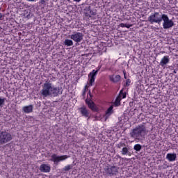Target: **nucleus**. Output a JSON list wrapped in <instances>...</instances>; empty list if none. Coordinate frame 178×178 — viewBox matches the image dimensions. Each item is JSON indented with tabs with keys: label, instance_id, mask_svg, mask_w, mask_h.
Returning <instances> with one entry per match:
<instances>
[{
	"label": "nucleus",
	"instance_id": "1",
	"mask_svg": "<svg viewBox=\"0 0 178 178\" xmlns=\"http://www.w3.org/2000/svg\"><path fill=\"white\" fill-rule=\"evenodd\" d=\"M42 89L40 90V94L42 97H58L60 92L59 87L55 86L49 80L46 81L42 86Z\"/></svg>",
	"mask_w": 178,
	"mask_h": 178
},
{
	"label": "nucleus",
	"instance_id": "2",
	"mask_svg": "<svg viewBox=\"0 0 178 178\" xmlns=\"http://www.w3.org/2000/svg\"><path fill=\"white\" fill-rule=\"evenodd\" d=\"M130 135L131 137L135 138V140H144V138H145V127L143 126L137 127L133 129Z\"/></svg>",
	"mask_w": 178,
	"mask_h": 178
},
{
	"label": "nucleus",
	"instance_id": "3",
	"mask_svg": "<svg viewBox=\"0 0 178 178\" xmlns=\"http://www.w3.org/2000/svg\"><path fill=\"white\" fill-rule=\"evenodd\" d=\"M12 141V135L6 131H0V145L6 144Z\"/></svg>",
	"mask_w": 178,
	"mask_h": 178
},
{
	"label": "nucleus",
	"instance_id": "4",
	"mask_svg": "<svg viewBox=\"0 0 178 178\" xmlns=\"http://www.w3.org/2000/svg\"><path fill=\"white\" fill-rule=\"evenodd\" d=\"M162 20H163V27L165 30L168 29H172L175 26V22L173 20L170 19L169 17L167 15H162Z\"/></svg>",
	"mask_w": 178,
	"mask_h": 178
},
{
	"label": "nucleus",
	"instance_id": "5",
	"mask_svg": "<svg viewBox=\"0 0 178 178\" xmlns=\"http://www.w3.org/2000/svg\"><path fill=\"white\" fill-rule=\"evenodd\" d=\"M162 19V15H161L159 13H154V14L149 15V17H148V22H149L151 24H154V23L161 24Z\"/></svg>",
	"mask_w": 178,
	"mask_h": 178
},
{
	"label": "nucleus",
	"instance_id": "6",
	"mask_svg": "<svg viewBox=\"0 0 178 178\" xmlns=\"http://www.w3.org/2000/svg\"><path fill=\"white\" fill-rule=\"evenodd\" d=\"M70 38L74 41V42H81L83 41V38H84V35L80 32H74L70 36Z\"/></svg>",
	"mask_w": 178,
	"mask_h": 178
},
{
	"label": "nucleus",
	"instance_id": "7",
	"mask_svg": "<svg viewBox=\"0 0 178 178\" xmlns=\"http://www.w3.org/2000/svg\"><path fill=\"white\" fill-rule=\"evenodd\" d=\"M67 158L68 157L66 155L58 156L56 154H53L51 155V159H50V161H51V162H54L56 165H58L59 162L66 161Z\"/></svg>",
	"mask_w": 178,
	"mask_h": 178
},
{
	"label": "nucleus",
	"instance_id": "8",
	"mask_svg": "<svg viewBox=\"0 0 178 178\" xmlns=\"http://www.w3.org/2000/svg\"><path fill=\"white\" fill-rule=\"evenodd\" d=\"M101 70V67L97 68V70H93L91 72L88 74V81L90 86H92V83L95 81V77L97 74H98V72Z\"/></svg>",
	"mask_w": 178,
	"mask_h": 178
},
{
	"label": "nucleus",
	"instance_id": "9",
	"mask_svg": "<svg viewBox=\"0 0 178 178\" xmlns=\"http://www.w3.org/2000/svg\"><path fill=\"white\" fill-rule=\"evenodd\" d=\"M118 167L113 165L111 167H108L106 170L105 172L106 173V175H108V176H115V175H116V173H118Z\"/></svg>",
	"mask_w": 178,
	"mask_h": 178
},
{
	"label": "nucleus",
	"instance_id": "10",
	"mask_svg": "<svg viewBox=\"0 0 178 178\" xmlns=\"http://www.w3.org/2000/svg\"><path fill=\"white\" fill-rule=\"evenodd\" d=\"M86 104H88V108H90V109H91V111H92L93 112H98L99 111V108H98L97 105H95L94 102H92V100L86 99Z\"/></svg>",
	"mask_w": 178,
	"mask_h": 178
},
{
	"label": "nucleus",
	"instance_id": "11",
	"mask_svg": "<svg viewBox=\"0 0 178 178\" xmlns=\"http://www.w3.org/2000/svg\"><path fill=\"white\" fill-rule=\"evenodd\" d=\"M40 170L43 173H49L51 172V165L49 164H42L40 166Z\"/></svg>",
	"mask_w": 178,
	"mask_h": 178
},
{
	"label": "nucleus",
	"instance_id": "12",
	"mask_svg": "<svg viewBox=\"0 0 178 178\" xmlns=\"http://www.w3.org/2000/svg\"><path fill=\"white\" fill-rule=\"evenodd\" d=\"M79 112L82 116L84 118H90V111L87 109L86 106H82L79 108Z\"/></svg>",
	"mask_w": 178,
	"mask_h": 178
},
{
	"label": "nucleus",
	"instance_id": "13",
	"mask_svg": "<svg viewBox=\"0 0 178 178\" xmlns=\"http://www.w3.org/2000/svg\"><path fill=\"white\" fill-rule=\"evenodd\" d=\"M169 62H170V60L169 59V56H164L160 61V66H162V67H163V66H166V65H168Z\"/></svg>",
	"mask_w": 178,
	"mask_h": 178
},
{
	"label": "nucleus",
	"instance_id": "14",
	"mask_svg": "<svg viewBox=\"0 0 178 178\" xmlns=\"http://www.w3.org/2000/svg\"><path fill=\"white\" fill-rule=\"evenodd\" d=\"M176 158H177V156L175 153H168L166 155V159H168L169 162H175Z\"/></svg>",
	"mask_w": 178,
	"mask_h": 178
},
{
	"label": "nucleus",
	"instance_id": "15",
	"mask_svg": "<svg viewBox=\"0 0 178 178\" xmlns=\"http://www.w3.org/2000/svg\"><path fill=\"white\" fill-rule=\"evenodd\" d=\"M122 77L120 76V75H110L109 76V79L111 81H112V83H119V81H120Z\"/></svg>",
	"mask_w": 178,
	"mask_h": 178
},
{
	"label": "nucleus",
	"instance_id": "16",
	"mask_svg": "<svg viewBox=\"0 0 178 178\" xmlns=\"http://www.w3.org/2000/svg\"><path fill=\"white\" fill-rule=\"evenodd\" d=\"M86 16L88 17H90V19H92L93 20L95 19V16H97V13L95 11L88 10L86 13Z\"/></svg>",
	"mask_w": 178,
	"mask_h": 178
},
{
	"label": "nucleus",
	"instance_id": "17",
	"mask_svg": "<svg viewBox=\"0 0 178 178\" xmlns=\"http://www.w3.org/2000/svg\"><path fill=\"white\" fill-rule=\"evenodd\" d=\"M33 108V105L25 106L22 107V112H24V113H31Z\"/></svg>",
	"mask_w": 178,
	"mask_h": 178
},
{
	"label": "nucleus",
	"instance_id": "18",
	"mask_svg": "<svg viewBox=\"0 0 178 178\" xmlns=\"http://www.w3.org/2000/svg\"><path fill=\"white\" fill-rule=\"evenodd\" d=\"M121 154L122 155H129V156L131 155V153L129 151V148L127 147H123L121 151Z\"/></svg>",
	"mask_w": 178,
	"mask_h": 178
},
{
	"label": "nucleus",
	"instance_id": "19",
	"mask_svg": "<svg viewBox=\"0 0 178 178\" xmlns=\"http://www.w3.org/2000/svg\"><path fill=\"white\" fill-rule=\"evenodd\" d=\"M64 45L66 47H72L73 45V40L70 39H65L64 41Z\"/></svg>",
	"mask_w": 178,
	"mask_h": 178
},
{
	"label": "nucleus",
	"instance_id": "20",
	"mask_svg": "<svg viewBox=\"0 0 178 178\" xmlns=\"http://www.w3.org/2000/svg\"><path fill=\"white\" fill-rule=\"evenodd\" d=\"M113 112V106H111L106 111V115L107 116H111Z\"/></svg>",
	"mask_w": 178,
	"mask_h": 178
},
{
	"label": "nucleus",
	"instance_id": "21",
	"mask_svg": "<svg viewBox=\"0 0 178 178\" xmlns=\"http://www.w3.org/2000/svg\"><path fill=\"white\" fill-rule=\"evenodd\" d=\"M142 146L140 144H136L134 146V149L135 151H137L138 152H140L141 151Z\"/></svg>",
	"mask_w": 178,
	"mask_h": 178
},
{
	"label": "nucleus",
	"instance_id": "22",
	"mask_svg": "<svg viewBox=\"0 0 178 178\" xmlns=\"http://www.w3.org/2000/svg\"><path fill=\"white\" fill-rule=\"evenodd\" d=\"M6 100V98L0 97V108H2L3 105H5V101Z\"/></svg>",
	"mask_w": 178,
	"mask_h": 178
},
{
	"label": "nucleus",
	"instance_id": "23",
	"mask_svg": "<svg viewBox=\"0 0 178 178\" xmlns=\"http://www.w3.org/2000/svg\"><path fill=\"white\" fill-rule=\"evenodd\" d=\"M120 101H122V97L120 96H118L115 99V104L120 105Z\"/></svg>",
	"mask_w": 178,
	"mask_h": 178
},
{
	"label": "nucleus",
	"instance_id": "24",
	"mask_svg": "<svg viewBox=\"0 0 178 178\" xmlns=\"http://www.w3.org/2000/svg\"><path fill=\"white\" fill-rule=\"evenodd\" d=\"M119 96L121 97V99L126 98V93L123 92V90H120Z\"/></svg>",
	"mask_w": 178,
	"mask_h": 178
},
{
	"label": "nucleus",
	"instance_id": "25",
	"mask_svg": "<svg viewBox=\"0 0 178 178\" xmlns=\"http://www.w3.org/2000/svg\"><path fill=\"white\" fill-rule=\"evenodd\" d=\"M70 169H72V165H68L64 167L63 170H65V172H67L68 170H70Z\"/></svg>",
	"mask_w": 178,
	"mask_h": 178
},
{
	"label": "nucleus",
	"instance_id": "26",
	"mask_svg": "<svg viewBox=\"0 0 178 178\" xmlns=\"http://www.w3.org/2000/svg\"><path fill=\"white\" fill-rule=\"evenodd\" d=\"M86 92H87V86H85L82 95L84 97V95H86Z\"/></svg>",
	"mask_w": 178,
	"mask_h": 178
},
{
	"label": "nucleus",
	"instance_id": "27",
	"mask_svg": "<svg viewBox=\"0 0 178 178\" xmlns=\"http://www.w3.org/2000/svg\"><path fill=\"white\" fill-rule=\"evenodd\" d=\"M131 83V81L130 79H127V82H126L127 87H129Z\"/></svg>",
	"mask_w": 178,
	"mask_h": 178
},
{
	"label": "nucleus",
	"instance_id": "28",
	"mask_svg": "<svg viewBox=\"0 0 178 178\" xmlns=\"http://www.w3.org/2000/svg\"><path fill=\"white\" fill-rule=\"evenodd\" d=\"M5 15L0 13V20H3Z\"/></svg>",
	"mask_w": 178,
	"mask_h": 178
},
{
	"label": "nucleus",
	"instance_id": "29",
	"mask_svg": "<svg viewBox=\"0 0 178 178\" xmlns=\"http://www.w3.org/2000/svg\"><path fill=\"white\" fill-rule=\"evenodd\" d=\"M131 26H132V25L125 24V27H126L127 29H130V27H131Z\"/></svg>",
	"mask_w": 178,
	"mask_h": 178
},
{
	"label": "nucleus",
	"instance_id": "30",
	"mask_svg": "<svg viewBox=\"0 0 178 178\" xmlns=\"http://www.w3.org/2000/svg\"><path fill=\"white\" fill-rule=\"evenodd\" d=\"M120 27H126V24L121 23Z\"/></svg>",
	"mask_w": 178,
	"mask_h": 178
},
{
	"label": "nucleus",
	"instance_id": "31",
	"mask_svg": "<svg viewBox=\"0 0 178 178\" xmlns=\"http://www.w3.org/2000/svg\"><path fill=\"white\" fill-rule=\"evenodd\" d=\"M40 3L44 5V3H45V0H40Z\"/></svg>",
	"mask_w": 178,
	"mask_h": 178
},
{
	"label": "nucleus",
	"instance_id": "32",
	"mask_svg": "<svg viewBox=\"0 0 178 178\" xmlns=\"http://www.w3.org/2000/svg\"><path fill=\"white\" fill-rule=\"evenodd\" d=\"M26 1H28V2H35V1L37 0H26Z\"/></svg>",
	"mask_w": 178,
	"mask_h": 178
},
{
	"label": "nucleus",
	"instance_id": "33",
	"mask_svg": "<svg viewBox=\"0 0 178 178\" xmlns=\"http://www.w3.org/2000/svg\"><path fill=\"white\" fill-rule=\"evenodd\" d=\"M81 0H73L74 2H80Z\"/></svg>",
	"mask_w": 178,
	"mask_h": 178
}]
</instances>
